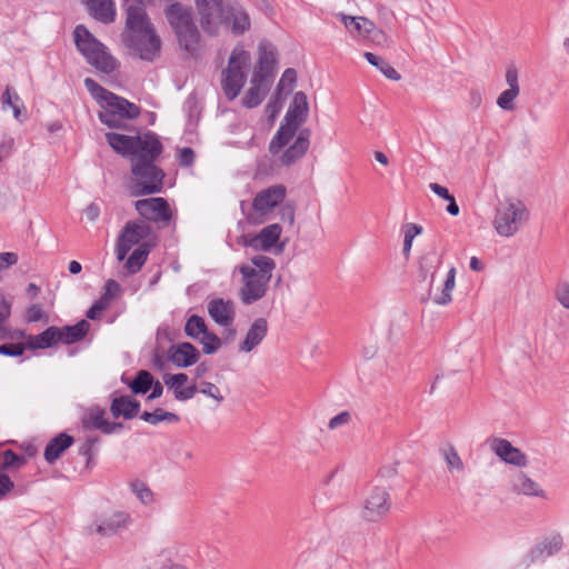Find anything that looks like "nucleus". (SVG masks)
<instances>
[{
    "mask_svg": "<svg viewBox=\"0 0 569 569\" xmlns=\"http://www.w3.org/2000/svg\"><path fill=\"white\" fill-rule=\"evenodd\" d=\"M152 375L147 370L137 372L134 379L129 383V388L134 395L147 393L152 386Z\"/></svg>",
    "mask_w": 569,
    "mask_h": 569,
    "instance_id": "c03bdc74",
    "label": "nucleus"
},
{
    "mask_svg": "<svg viewBox=\"0 0 569 569\" xmlns=\"http://www.w3.org/2000/svg\"><path fill=\"white\" fill-rule=\"evenodd\" d=\"M134 208L141 217L158 223L169 224L171 220V210L169 203L163 198H148L137 200Z\"/></svg>",
    "mask_w": 569,
    "mask_h": 569,
    "instance_id": "2eb2a0df",
    "label": "nucleus"
},
{
    "mask_svg": "<svg viewBox=\"0 0 569 569\" xmlns=\"http://www.w3.org/2000/svg\"><path fill=\"white\" fill-rule=\"evenodd\" d=\"M150 248L147 243L140 244L137 249L132 251L129 258L126 261V269L129 273H137L140 271L147 258L149 256Z\"/></svg>",
    "mask_w": 569,
    "mask_h": 569,
    "instance_id": "4c0bfd02",
    "label": "nucleus"
},
{
    "mask_svg": "<svg viewBox=\"0 0 569 569\" xmlns=\"http://www.w3.org/2000/svg\"><path fill=\"white\" fill-rule=\"evenodd\" d=\"M208 330L203 318L192 315L186 322L184 332L192 339H198L200 335H203Z\"/></svg>",
    "mask_w": 569,
    "mask_h": 569,
    "instance_id": "de8ad7c7",
    "label": "nucleus"
},
{
    "mask_svg": "<svg viewBox=\"0 0 569 569\" xmlns=\"http://www.w3.org/2000/svg\"><path fill=\"white\" fill-rule=\"evenodd\" d=\"M249 268L253 269L256 273L271 279L272 271L276 268V262L268 256L258 254L251 258V264H249Z\"/></svg>",
    "mask_w": 569,
    "mask_h": 569,
    "instance_id": "a19ab883",
    "label": "nucleus"
},
{
    "mask_svg": "<svg viewBox=\"0 0 569 569\" xmlns=\"http://www.w3.org/2000/svg\"><path fill=\"white\" fill-rule=\"evenodd\" d=\"M441 262V256L438 254L435 248L423 253L419 259V274L421 280H427L428 278H430V296L432 295V283L435 279V273L437 269L440 267Z\"/></svg>",
    "mask_w": 569,
    "mask_h": 569,
    "instance_id": "cd10ccee",
    "label": "nucleus"
},
{
    "mask_svg": "<svg viewBox=\"0 0 569 569\" xmlns=\"http://www.w3.org/2000/svg\"><path fill=\"white\" fill-rule=\"evenodd\" d=\"M287 194L286 187L282 184H274L259 191L252 201L253 210L261 217H264L271 210L281 203Z\"/></svg>",
    "mask_w": 569,
    "mask_h": 569,
    "instance_id": "f3484780",
    "label": "nucleus"
},
{
    "mask_svg": "<svg viewBox=\"0 0 569 569\" xmlns=\"http://www.w3.org/2000/svg\"><path fill=\"white\" fill-rule=\"evenodd\" d=\"M268 332V322L264 318H257L250 326L244 340L240 345L243 352L252 351L264 339Z\"/></svg>",
    "mask_w": 569,
    "mask_h": 569,
    "instance_id": "bb28decb",
    "label": "nucleus"
},
{
    "mask_svg": "<svg viewBox=\"0 0 569 569\" xmlns=\"http://www.w3.org/2000/svg\"><path fill=\"white\" fill-rule=\"evenodd\" d=\"M298 128L295 124L282 122L269 143L271 154H277L283 149L296 134Z\"/></svg>",
    "mask_w": 569,
    "mask_h": 569,
    "instance_id": "c9c22d12",
    "label": "nucleus"
},
{
    "mask_svg": "<svg viewBox=\"0 0 569 569\" xmlns=\"http://www.w3.org/2000/svg\"><path fill=\"white\" fill-rule=\"evenodd\" d=\"M168 359L178 368H188L194 365L200 353L190 342L171 345L168 349Z\"/></svg>",
    "mask_w": 569,
    "mask_h": 569,
    "instance_id": "aec40b11",
    "label": "nucleus"
},
{
    "mask_svg": "<svg viewBox=\"0 0 569 569\" xmlns=\"http://www.w3.org/2000/svg\"><path fill=\"white\" fill-rule=\"evenodd\" d=\"M163 14L176 34L179 46L187 52L193 53L201 36L194 22L192 8L176 1L164 8Z\"/></svg>",
    "mask_w": 569,
    "mask_h": 569,
    "instance_id": "7ed1b4c3",
    "label": "nucleus"
},
{
    "mask_svg": "<svg viewBox=\"0 0 569 569\" xmlns=\"http://www.w3.org/2000/svg\"><path fill=\"white\" fill-rule=\"evenodd\" d=\"M391 506L389 489L386 486H373L363 498L360 517L367 522H379L388 516Z\"/></svg>",
    "mask_w": 569,
    "mask_h": 569,
    "instance_id": "1a4fd4ad",
    "label": "nucleus"
},
{
    "mask_svg": "<svg viewBox=\"0 0 569 569\" xmlns=\"http://www.w3.org/2000/svg\"><path fill=\"white\" fill-rule=\"evenodd\" d=\"M489 447L503 462L517 467H526L528 463L527 456L518 448L513 447L510 441L502 438H491L488 440Z\"/></svg>",
    "mask_w": 569,
    "mask_h": 569,
    "instance_id": "a211bd4d",
    "label": "nucleus"
},
{
    "mask_svg": "<svg viewBox=\"0 0 569 569\" xmlns=\"http://www.w3.org/2000/svg\"><path fill=\"white\" fill-rule=\"evenodd\" d=\"M422 227L417 223H406L403 226V248L402 253L406 259H409L412 249L413 239L422 233Z\"/></svg>",
    "mask_w": 569,
    "mask_h": 569,
    "instance_id": "a18cd8bd",
    "label": "nucleus"
},
{
    "mask_svg": "<svg viewBox=\"0 0 569 569\" xmlns=\"http://www.w3.org/2000/svg\"><path fill=\"white\" fill-rule=\"evenodd\" d=\"M106 139L109 146L122 156H131L136 158L138 154L144 152L148 148L150 151H158V140L156 133L148 131L138 136H126L117 132L106 133Z\"/></svg>",
    "mask_w": 569,
    "mask_h": 569,
    "instance_id": "0eeeda50",
    "label": "nucleus"
},
{
    "mask_svg": "<svg viewBox=\"0 0 569 569\" xmlns=\"http://www.w3.org/2000/svg\"><path fill=\"white\" fill-rule=\"evenodd\" d=\"M89 329L90 323L84 319L80 320L73 326H66L63 328H60L59 342L61 341L63 343L71 345L77 341H80L86 337Z\"/></svg>",
    "mask_w": 569,
    "mask_h": 569,
    "instance_id": "e433bc0d",
    "label": "nucleus"
},
{
    "mask_svg": "<svg viewBox=\"0 0 569 569\" xmlns=\"http://www.w3.org/2000/svg\"><path fill=\"white\" fill-rule=\"evenodd\" d=\"M3 461L1 463V473L10 469H19L27 463V458L21 455H17L11 449H7L2 452Z\"/></svg>",
    "mask_w": 569,
    "mask_h": 569,
    "instance_id": "49530a36",
    "label": "nucleus"
},
{
    "mask_svg": "<svg viewBox=\"0 0 569 569\" xmlns=\"http://www.w3.org/2000/svg\"><path fill=\"white\" fill-rule=\"evenodd\" d=\"M131 522V516L124 510L111 509L96 515L94 520L87 527L89 535L112 537L124 530Z\"/></svg>",
    "mask_w": 569,
    "mask_h": 569,
    "instance_id": "9d476101",
    "label": "nucleus"
},
{
    "mask_svg": "<svg viewBox=\"0 0 569 569\" xmlns=\"http://www.w3.org/2000/svg\"><path fill=\"white\" fill-rule=\"evenodd\" d=\"M140 402L130 396L114 397L110 405V412L114 418L132 419L139 415Z\"/></svg>",
    "mask_w": 569,
    "mask_h": 569,
    "instance_id": "a878e982",
    "label": "nucleus"
},
{
    "mask_svg": "<svg viewBox=\"0 0 569 569\" xmlns=\"http://www.w3.org/2000/svg\"><path fill=\"white\" fill-rule=\"evenodd\" d=\"M556 295L561 306L566 309H569V283L563 282L559 284Z\"/></svg>",
    "mask_w": 569,
    "mask_h": 569,
    "instance_id": "0e129e2a",
    "label": "nucleus"
},
{
    "mask_svg": "<svg viewBox=\"0 0 569 569\" xmlns=\"http://www.w3.org/2000/svg\"><path fill=\"white\" fill-rule=\"evenodd\" d=\"M441 455L450 472H462L465 470V463L452 445L443 447L441 449Z\"/></svg>",
    "mask_w": 569,
    "mask_h": 569,
    "instance_id": "37998d69",
    "label": "nucleus"
},
{
    "mask_svg": "<svg viewBox=\"0 0 569 569\" xmlns=\"http://www.w3.org/2000/svg\"><path fill=\"white\" fill-rule=\"evenodd\" d=\"M197 391L212 398L218 405L224 400V397L221 395L219 388L212 382L202 381L199 386V389L197 388Z\"/></svg>",
    "mask_w": 569,
    "mask_h": 569,
    "instance_id": "864d4df0",
    "label": "nucleus"
},
{
    "mask_svg": "<svg viewBox=\"0 0 569 569\" xmlns=\"http://www.w3.org/2000/svg\"><path fill=\"white\" fill-rule=\"evenodd\" d=\"M280 219L283 222H288L290 227L295 223L296 207L292 202H286L280 207Z\"/></svg>",
    "mask_w": 569,
    "mask_h": 569,
    "instance_id": "bf43d9fd",
    "label": "nucleus"
},
{
    "mask_svg": "<svg viewBox=\"0 0 569 569\" xmlns=\"http://www.w3.org/2000/svg\"><path fill=\"white\" fill-rule=\"evenodd\" d=\"M208 313L219 326L229 327L236 316L234 303L231 300L214 298L208 302Z\"/></svg>",
    "mask_w": 569,
    "mask_h": 569,
    "instance_id": "412c9836",
    "label": "nucleus"
},
{
    "mask_svg": "<svg viewBox=\"0 0 569 569\" xmlns=\"http://www.w3.org/2000/svg\"><path fill=\"white\" fill-rule=\"evenodd\" d=\"M222 23L229 26L234 34H242L250 29L249 14L238 4L228 6L223 10Z\"/></svg>",
    "mask_w": 569,
    "mask_h": 569,
    "instance_id": "5701e85b",
    "label": "nucleus"
},
{
    "mask_svg": "<svg viewBox=\"0 0 569 569\" xmlns=\"http://www.w3.org/2000/svg\"><path fill=\"white\" fill-rule=\"evenodd\" d=\"M337 18L341 20V22L345 24L346 29L353 36V37H361L366 38V34L370 32L372 29V21L365 17H352L348 16L346 13L339 12L337 13Z\"/></svg>",
    "mask_w": 569,
    "mask_h": 569,
    "instance_id": "2f4dec72",
    "label": "nucleus"
},
{
    "mask_svg": "<svg viewBox=\"0 0 569 569\" xmlns=\"http://www.w3.org/2000/svg\"><path fill=\"white\" fill-rule=\"evenodd\" d=\"M194 152L191 148L184 147L180 149L178 154V161L181 167H189L193 163Z\"/></svg>",
    "mask_w": 569,
    "mask_h": 569,
    "instance_id": "e2e57ef3",
    "label": "nucleus"
},
{
    "mask_svg": "<svg viewBox=\"0 0 569 569\" xmlns=\"http://www.w3.org/2000/svg\"><path fill=\"white\" fill-rule=\"evenodd\" d=\"M251 54L243 46H236L228 59L227 67L221 71L220 86L227 100H234L241 92L250 66Z\"/></svg>",
    "mask_w": 569,
    "mask_h": 569,
    "instance_id": "20e7f679",
    "label": "nucleus"
},
{
    "mask_svg": "<svg viewBox=\"0 0 569 569\" xmlns=\"http://www.w3.org/2000/svg\"><path fill=\"white\" fill-rule=\"evenodd\" d=\"M84 86L87 90L91 93V96L100 103L101 107L106 102L108 96L111 94L110 91L98 84L91 78L84 79Z\"/></svg>",
    "mask_w": 569,
    "mask_h": 569,
    "instance_id": "8fccbe9b",
    "label": "nucleus"
},
{
    "mask_svg": "<svg viewBox=\"0 0 569 569\" xmlns=\"http://www.w3.org/2000/svg\"><path fill=\"white\" fill-rule=\"evenodd\" d=\"M272 80L253 74L250 79V87L242 97V106L252 109L258 107L268 94Z\"/></svg>",
    "mask_w": 569,
    "mask_h": 569,
    "instance_id": "6ab92c4d",
    "label": "nucleus"
},
{
    "mask_svg": "<svg viewBox=\"0 0 569 569\" xmlns=\"http://www.w3.org/2000/svg\"><path fill=\"white\" fill-rule=\"evenodd\" d=\"M89 13L98 21L111 23L116 18L113 0H86Z\"/></svg>",
    "mask_w": 569,
    "mask_h": 569,
    "instance_id": "c756f323",
    "label": "nucleus"
},
{
    "mask_svg": "<svg viewBox=\"0 0 569 569\" xmlns=\"http://www.w3.org/2000/svg\"><path fill=\"white\" fill-rule=\"evenodd\" d=\"M108 308L104 299H98L87 311L86 316L91 320H98L101 318L103 310Z\"/></svg>",
    "mask_w": 569,
    "mask_h": 569,
    "instance_id": "680f3d73",
    "label": "nucleus"
},
{
    "mask_svg": "<svg viewBox=\"0 0 569 569\" xmlns=\"http://www.w3.org/2000/svg\"><path fill=\"white\" fill-rule=\"evenodd\" d=\"M99 111V120L109 128H124L126 120H133L139 117L140 108L111 92Z\"/></svg>",
    "mask_w": 569,
    "mask_h": 569,
    "instance_id": "6e6552de",
    "label": "nucleus"
},
{
    "mask_svg": "<svg viewBox=\"0 0 569 569\" xmlns=\"http://www.w3.org/2000/svg\"><path fill=\"white\" fill-rule=\"evenodd\" d=\"M73 441L71 436L64 432L59 433L47 443L43 452L44 460L52 465L73 445Z\"/></svg>",
    "mask_w": 569,
    "mask_h": 569,
    "instance_id": "c85d7f7f",
    "label": "nucleus"
},
{
    "mask_svg": "<svg viewBox=\"0 0 569 569\" xmlns=\"http://www.w3.org/2000/svg\"><path fill=\"white\" fill-rule=\"evenodd\" d=\"M14 488L13 481L6 473H0V498L6 497Z\"/></svg>",
    "mask_w": 569,
    "mask_h": 569,
    "instance_id": "774afa93",
    "label": "nucleus"
},
{
    "mask_svg": "<svg viewBox=\"0 0 569 569\" xmlns=\"http://www.w3.org/2000/svg\"><path fill=\"white\" fill-rule=\"evenodd\" d=\"M277 49L267 40H261L258 44V60L253 74L272 80L277 69Z\"/></svg>",
    "mask_w": 569,
    "mask_h": 569,
    "instance_id": "dca6fc26",
    "label": "nucleus"
},
{
    "mask_svg": "<svg viewBox=\"0 0 569 569\" xmlns=\"http://www.w3.org/2000/svg\"><path fill=\"white\" fill-rule=\"evenodd\" d=\"M130 488L143 505H150L153 501V493L144 482L134 480L130 483Z\"/></svg>",
    "mask_w": 569,
    "mask_h": 569,
    "instance_id": "09e8293b",
    "label": "nucleus"
},
{
    "mask_svg": "<svg viewBox=\"0 0 569 569\" xmlns=\"http://www.w3.org/2000/svg\"><path fill=\"white\" fill-rule=\"evenodd\" d=\"M365 39L370 40L378 46H386L388 41L386 33L382 30L378 29L373 22L372 29L370 30V32L366 34Z\"/></svg>",
    "mask_w": 569,
    "mask_h": 569,
    "instance_id": "052dcab7",
    "label": "nucleus"
},
{
    "mask_svg": "<svg viewBox=\"0 0 569 569\" xmlns=\"http://www.w3.org/2000/svg\"><path fill=\"white\" fill-rule=\"evenodd\" d=\"M81 425L84 430H100L104 433L108 426L106 411L100 407L89 408L81 417Z\"/></svg>",
    "mask_w": 569,
    "mask_h": 569,
    "instance_id": "72a5a7b5",
    "label": "nucleus"
},
{
    "mask_svg": "<svg viewBox=\"0 0 569 569\" xmlns=\"http://www.w3.org/2000/svg\"><path fill=\"white\" fill-rule=\"evenodd\" d=\"M563 545V539L560 533H553L547 538H545L541 542H539L533 549V558L535 559H543L547 557H551L558 553Z\"/></svg>",
    "mask_w": 569,
    "mask_h": 569,
    "instance_id": "f704fd0d",
    "label": "nucleus"
},
{
    "mask_svg": "<svg viewBox=\"0 0 569 569\" xmlns=\"http://www.w3.org/2000/svg\"><path fill=\"white\" fill-rule=\"evenodd\" d=\"M162 143L158 140V151L152 152L150 151V148H148L136 158H130L132 196L139 197L143 194H152L162 190L164 172L156 164V161L162 153Z\"/></svg>",
    "mask_w": 569,
    "mask_h": 569,
    "instance_id": "f03ea898",
    "label": "nucleus"
},
{
    "mask_svg": "<svg viewBox=\"0 0 569 569\" xmlns=\"http://www.w3.org/2000/svg\"><path fill=\"white\" fill-rule=\"evenodd\" d=\"M282 228L279 223H271L262 228L257 234H243L239 243L254 251H270L279 241Z\"/></svg>",
    "mask_w": 569,
    "mask_h": 569,
    "instance_id": "4468645a",
    "label": "nucleus"
},
{
    "mask_svg": "<svg viewBox=\"0 0 569 569\" xmlns=\"http://www.w3.org/2000/svg\"><path fill=\"white\" fill-rule=\"evenodd\" d=\"M120 292H121L120 284L116 280L109 279L106 281L104 292L99 299H104L107 306L109 307L111 300L113 298H116Z\"/></svg>",
    "mask_w": 569,
    "mask_h": 569,
    "instance_id": "6e6d98bb",
    "label": "nucleus"
},
{
    "mask_svg": "<svg viewBox=\"0 0 569 569\" xmlns=\"http://www.w3.org/2000/svg\"><path fill=\"white\" fill-rule=\"evenodd\" d=\"M77 49L84 56L87 62L103 73H111L118 67V61L84 26L79 24L73 31Z\"/></svg>",
    "mask_w": 569,
    "mask_h": 569,
    "instance_id": "39448f33",
    "label": "nucleus"
},
{
    "mask_svg": "<svg viewBox=\"0 0 569 569\" xmlns=\"http://www.w3.org/2000/svg\"><path fill=\"white\" fill-rule=\"evenodd\" d=\"M17 335L27 341L29 350L48 349L56 346L60 338V328L51 326L39 335H26L24 331H18Z\"/></svg>",
    "mask_w": 569,
    "mask_h": 569,
    "instance_id": "4be33fe9",
    "label": "nucleus"
},
{
    "mask_svg": "<svg viewBox=\"0 0 569 569\" xmlns=\"http://www.w3.org/2000/svg\"><path fill=\"white\" fill-rule=\"evenodd\" d=\"M363 57L366 60L377 69L388 79L393 81H399L401 79L400 73L391 67L387 61H385L382 58L376 56L372 52H365Z\"/></svg>",
    "mask_w": 569,
    "mask_h": 569,
    "instance_id": "ea45409f",
    "label": "nucleus"
},
{
    "mask_svg": "<svg viewBox=\"0 0 569 569\" xmlns=\"http://www.w3.org/2000/svg\"><path fill=\"white\" fill-rule=\"evenodd\" d=\"M28 349L27 342H16V343H3L0 345V355L6 357H20L23 355L24 350Z\"/></svg>",
    "mask_w": 569,
    "mask_h": 569,
    "instance_id": "5fc2aeb1",
    "label": "nucleus"
},
{
    "mask_svg": "<svg viewBox=\"0 0 569 569\" xmlns=\"http://www.w3.org/2000/svg\"><path fill=\"white\" fill-rule=\"evenodd\" d=\"M519 93L508 89L502 91L497 99L498 107L505 111H513L516 109L515 100Z\"/></svg>",
    "mask_w": 569,
    "mask_h": 569,
    "instance_id": "603ef678",
    "label": "nucleus"
},
{
    "mask_svg": "<svg viewBox=\"0 0 569 569\" xmlns=\"http://www.w3.org/2000/svg\"><path fill=\"white\" fill-rule=\"evenodd\" d=\"M187 380L188 376L186 373L166 375L163 377L164 383L169 388L174 389V398L180 401L191 399L197 392V387L194 385L181 389V387L187 382Z\"/></svg>",
    "mask_w": 569,
    "mask_h": 569,
    "instance_id": "7c9ffc66",
    "label": "nucleus"
},
{
    "mask_svg": "<svg viewBox=\"0 0 569 569\" xmlns=\"http://www.w3.org/2000/svg\"><path fill=\"white\" fill-rule=\"evenodd\" d=\"M200 343L202 345V351L206 355H212L221 347L220 338L208 330L202 335Z\"/></svg>",
    "mask_w": 569,
    "mask_h": 569,
    "instance_id": "3c124183",
    "label": "nucleus"
},
{
    "mask_svg": "<svg viewBox=\"0 0 569 569\" xmlns=\"http://www.w3.org/2000/svg\"><path fill=\"white\" fill-rule=\"evenodd\" d=\"M512 490L517 493L545 498V491L523 472H517L512 479Z\"/></svg>",
    "mask_w": 569,
    "mask_h": 569,
    "instance_id": "473e14b6",
    "label": "nucleus"
},
{
    "mask_svg": "<svg viewBox=\"0 0 569 569\" xmlns=\"http://www.w3.org/2000/svg\"><path fill=\"white\" fill-rule=\"evenodd\" d=\"M506 83L508 84V90H513L520 92L519 86V72L515 64H510L506 70Z\"/></svg>",
    "mask_w": 569,
    "mask_h": 569,
    "instance_id": "13d9d810",
    "label": "nucleus"
},
{
    "mask_svg": "<svg viewBox=\"0 0 569 569\" xmlns=\"http://www.w3.org/2000/svg\"><path fill=\"white\" fill-rule=\"evenodd\" d=\"M310 136V129L305 128L300 130L295 143L283 151L280 158L281 163L289 167L302 158L309 148Z\"/></svg>",
    "mask_w": 569,
    "mask_h": 569,
    "instance_id": "b1692460",
    "label": "nucleus"
},
{
    "mask_svg": "<svg viewBox=\"0 0 569 569\" xmlns=\"http://www.w3.org/2000/svg\"><path fill=\"white\" fill-rule=\"evenodd\" d=\"M126 24L120 36L122 44L133 57L153 62L160 57L161 40L150 21L146 7L138 0H124Z\"/></svg>",
    "mask_w": 569,
    "mask_h": 569,
    "instance_id": "f257e3e1",
    "label": "nucleus"
},
{
    "mask_svg": "<svg viewBox=\"0 0 569 569\" xmlns=\"http://www.w3.org/2000/svg\"><path fill=\"white\" fill-rule=\"evenodd\" d=\"M43 310L40 305H31L27 310V320L29 322H37L43 318Z\"/></svg>",
    "mask_w": 569,
    "mask_h": 569,
    "instance_id": "338daca9",
    "label": "nucleus"
},
{
    "mask_svg": "<svg viewBox=\"0 0 569 569\" xmlns=\"http://www.w3.org/2000/svg\"><path fill=\"white\" fill-rule=\"evenodd\" d=\"M297 81V71L292 68H288L282 73L278 86H277V94H281L282 90L288 86L290 89Z\"/></svg>",
    "mask_w": 569,
    "mask_h": 569,
    "instance_id": "4d7b16f0",
    "label": "nucleus"
},
{
    "mask_svg": "<svg viewBox=\"0 0 569 569\" xmlns=\"http://www.w3.org/2000/svg\"><path fill=\"white\" fill-rule=\"evenodd\" d=\"M309 111L308 99L305 92L298 91L293 96V100L284 116L283 121L299 127L307 120Z\"/></svg>",
    "mask_w": 569,
    "mask_h": 569,
    "instance_id": "393cba45",
    "label": "nucleus"
},
{
    "mask_svg": "<svg viewBox=\"0 0 569 569\" xmlns=\"http://www.w3.org/2000/svg\"><path fill=\"white\" fill-rule=\"evenodd\" d=\"M140 418L152 426L160 422L173 423L179 421V416L177 413L163 411L160 408L156 409L153 412L144 411L140 415Z\"/></svg>",
    "mask_w": 569,
    "mask_h": 569,
    "instance_id": "79ce46f5",
    "label": "nucleus"
},
{
    "mask_svg": "<svg viewBox=\"0 0 569 569\" xmlns=\"http://www.w3.org/2000/svg\"><path fill=\"white\" fill-rule=\"evenodd\" d=\"M194 3L203 31L210 36L217 34L223 19L222 0H194Z\"/></svg>",
    "mask_w": 569,
    "mask_h": 569,
    "instance_id": "ddd939ff",
    "label": "nucleus"
},
{
    "mask_svg": "<svg viewBox=\"0 0 569 569\" xmlns=\"http://www.w3.org/2000/svg\"><path fill=\"white\" fill-rule=\"evenodd\" d=\"M528 218L529 212L526 206L520 200L508 198L497 207L493 227L498 234L511 237Z\"/></svg>",
    "mask_w": 569,
    "mask_h": 569,
    "instance_id": "423d86ee",
    "label": "nucleus"
},
{
    "mask_svg": "<svg viewBox=\"0 0 569 569\" xmlns=\"http://www.w3.org/2000/svg\"><path fill=\"white\" fill-rule=\"evenodd\" d=\"M351 419V416L348 411L340 412L339 415L335 416L330 419L328 427L330 429H337L341 426L347 425Z\"/></svg>",
    "mask_w": 569,
    "mask_h": 569,
    "instance_id": "69168bd1",
    "label": "nucleus"
},
{
    "mask_svg": "<svg viewBox=\"0 0 569 569\" xmlns=\"http://www.w3.org/2000/svg\"><path fill=\"white\" fill-rule=\"evenodd\" d=\"M456 286V268L451 267L447 273L443 287L440 293H435L432 296V300L435 303L439 306H446L451 302L452 297L451 292Z\"/></svg>",
    "mask_w": 569,
    "mask_h": 569,
    "instance_id": "58836bf2",
    "label": "nucleus"
},
{
    "mask_svg": "<svg viewBox=\"0 0 569 569\" xmlns=\"http://www.w3.org/2000/svg\"><path fill=\"white\" fill-rule=\"evenodd\" d=\"M239 270L243 280V286L240 289L242 302L251 305L260 300L266 295L270 279L256 273L253 269L249 268V264L241 266Z\"/></svg>",
    "mask_w": 569,
    "mask_h": 569,
    "instance_id": "9b49d317",
    "label": "nucleus"
},
{
    "mask_svg": "<svg viewBox=\"0 0 569 569\" xmlns=\"http://www.w3.org/2000/svg\"><path fill=\"white\" fill-rule=\"evenodd\" d=\"M150 229L142 221H129L118 237L116 256L123 261L131 248L149 236Z\"/></svg>",
    "mask_w": 569,
    "mask_h": 569,
    "instance_id": "f8f14e48",
    "label": "nucleus"
}]
</instances>
